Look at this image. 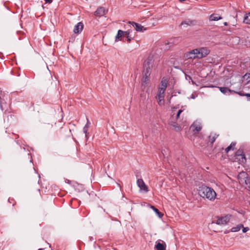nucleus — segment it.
<instances>
[{
    "mask_svg": "<svg viewBox=\"0 0 250 250\" xmlns=\"http://www.w3.org/2000/svg\"><path fill=\"white\" fill-rule=\"evenodd\" d=\"M176 110V107L172 108L168 124L172 129L176 131H180L184 127V124L186 122V120L185 118V113H183L184 110L181 109L177 111Z\"/></svg>",
    "mask_w": 250,
    "mask_h": 250,
    "instance_id": "obj_1",
    "label": "nucleus"
},
{
    "mask_svg": "<svg viewBox=\"0 0 250 250\" xmlns=\"http://www.w3.org/2000/svg\"><path fill=\"white\" fill-rule=\"evenodd\" d=\"M198 192L201 197H206L209 200H214L216 196V192L212 188L206 186L200 187Z\"/></svg>",
    "mask_w": 250,
    "mask_h": 250,
    "instance_id": "obj_2",
    "label": "nucleus"
},
{
    "mask_svg": "<svg viewBox=\"0 0 250 250\" xmlns=\"http://www.w3.org/2000/svg\"><path fill=\"white\" fill-rule=\"evenodd\" d=\"M237 178L239 183L243 186H246L250 182V179L248 177V174L244 171L240 172L237 176Z\"/></svg>",
    "mask_w": 250,
    "mask_h": 250,
    "instance_id": "obj_3",
    "label": "nucleus"
},
{
    "mask_svg": "<svg viewBox=\"0 0 250 250\" xmlns=\"http://www.w3.org/2000/svg\"><path fill=\"white\" fill-rule=\"evenodd\" d=\"M197 59H201L206 57L210 52V50L207 47H201L195 49Z\"/></svg>",
    "mask_w": 250,
    "mask_h": 250,
    "instance_id": "obj_4",
    "label": "nucleus"
},
{
    "mask_svg": "<svg viewBox=\"0 0 250 250\" xmlns=\"http://www.w3.org/2000/svg\"><path fill=\"white\" fill-rule=\"evenodd\" d=\"M190 128L192 129L194 134L198 133L202 129L201 124L199 122L195 121L191 125Z\"/></svg>",
    "mask_w": 250,
    "mask_h": 250,
    "instance_id": "obj_5",
    "label": "nucleus"
},
{
    "mask_svg": "<svg viewBox=\"0 0 250 250\" xmlns=\"http://www.w3.org/2000/svg\"><path fill=\"white\" fill-rule=\"evenodd\" d=\"M165 91L158 90L156 98L158 100V104L162 105L164 104Z\"/></svg>",
    "mask_w": 250,
    "mask_h": 250,
    "instance_id": "obj_6",
    "label": "nucleus"
},
{
    "mask_svg": "<svg viewBox=\"0 0 250 250\" xmlns=\"http://www.w3.org/2000/svg\"><path fill=\"white\" fill-rule=\"evenodd\" d=\"M137 184L141 190H143L145 192H148V188L145 184L142 179H139L137 181Z\"/></svg>",
    "mask_w": 250,
    "mask_h": 250,
    "instance_id": "obj_7",
    "label": "nucleus"
},
{
    "mask_svg": "<svg viewBox=\"0 0 250 250\" xmlns=\"http://www.w3.org/2000/svg\"><path fill=\"white\" fill-rule=\"evenodd\" d=\"M230 216H225L218 218L216 221V224L218 225H224L229 222Z\"/></svg>",
    "mask_w": 250,
    "mask_h": 250,
    "instance_id": "obj_8",
    "label": "nucleus"
},
{
    "mask_svg": "<svg viewBox=\"0 0 250 250\" xmlns=\"http://www.w3.org/2000/svg\"><path fill=\"white\" fill-rule=\"evenodd\" d=\"M145 67H146L144 69L143 71L144 76L145 77L148 78L150 74V67L149 66V62L147 61L145 64Z\"/></svg>",
    "mask_w": 250,
    "mask_h": 250,
    "instance_id": "obj_9",
    "label": "nucleus"
},
{
    "mask_svg": "<svg viewBox=\"0 0 250 250\" xmlns=\"http://www.w3.org/2000/svg\"><path fill=\"white\" fill-rule=\"evenodd\" d=\"M106 13V11L104 7H100L94 12V15L96 16L102 17L104 16Z\"/></svg>",
    "mask_w": 250,
    "mask_h": 250,
    "instance_id": "obj_10",
    "label": "nucleus"
},
{
    "mask_svg": "<svg viewBox=\"0 0 250 250\" xmlns=\"http://www.w3.org/2000/svg\"><path fill=\"white\" fill-rule=\"evenodd\" d=\"M236 156H237V159H239L241 163H244L246 162L245 155L241 150H238L236 153Z\"/></svg>",
    "mask_w": 250,
    "mask_h": 250,
    "instance_id": "obj_11",
    "label": "nucleus"
},
{
    "mask_svg": "<svg viewBox=\"0 0 250 250\" xmlns=\"http://www.w3.org/2000/svg\"><path fill=\"white\" fill-rule=\"evenodd\" d=\"M83 28V23L81 22H78L76 25H75L73 32L75 34L79 33L82 31Z\"/></svg>",
    "mask_w": 250,
    "mask_h": 250,
    "instance_id": "obj_12",
    "label": "nucleus"
},
{
    "mask_svg": "<svg viewBox=\"0 0 250 250\" xmlns=\"http://www.w3.org/2000/svg\"><path fill=\"white\" fill-rule=\"evenodd\" d=\"M186 57L188 59H195L197 58V54L195 52V49L188 52L186 54Z\"/></svg>",
    "mask_w": 250,
    "mask_h": 250,
    "instance_id": "obj_13",
    "label": "nucleus"
},
{
    "mask_svg": "<svg viewBox=\"0 0 250 250\" xmlns=\"http://www.w3.org/2000/svg\"><path fill=\"white\" fill-rule=\"evenodd\" d=\"M166 243L163 241V243H157L154 249H156V250H166Z\"/></svg>",
    "mask_w": 250,
    "mask_h": 250,
    "instance_id": "obj_14",
    "label": "nucleus"
},
{
    "mask_svg": "<svg viewBox=\"0 0 250 250\" xmlns=\"http://www.w3.org/2000/svg\"><path fill=\"white\" fill-rule=\"evenodd\" d=\"M167 81L166 79H163L161 81V84L159 87V90L165 91L167 87Z\"/></svg>",
    "mask_w": 250,
    "mask_h": 250,
    "instance_id": "obj_15",
    "label": "nucleus"
},
{
    "mask_svg": "<svg viewBox=\"0 0 250 250\" xmlns=\"http://www.w3.org/2000/svg\"><path fill=\"white\" fill-rule=\"evenodd\" d=\"M219 136V134L214 132H211L208 136L209 142L212 144L216 140V138Z\"/></svg>",
    "mask_w": 250,
    "mask_h": 250,
    "instance_id": "obj_16",
    "label": "nucleus"
},
{
    "mask_svg": "<svg viewBox=\"0 0 250 250\" xmlns=\"http://www.w3.org/2000/svg\"><path fill=\"white\" fill-rule=\"evenodd\" d=\"M129 23H131L132 25L134 27L135 29L137 31H142L143 30H145L146 29L144 28L143 26L141 24L134 22H129Z\"/></svg>",
    "mask_w": 250,
    "mask_h": 250,
    "instance_id": "obj_17",
    "label": "nucleus"
},
{
    "mask_svg": "<svg viewBox=\"0 0 250 250\" xmlns=\"http://www.w3.org/2000/svg\"><path fill=\"white\" fill-rule=\"evenodd\" d=\"M222 19V17L219 16L217 14H211L209 18V20L210 21H217L219 20H221Z\"/></svg>",
    "mask_w": 250,
    "mask_h": 250,
    "instance_id": "obj_18",
    "label": "nucleus"
},
{
    "mask_svg": "<svg viewBox=\"0 0 250 250\" xmlns=\"http://www.w3.org/2000/svg\"><path fill=\"white\" fill-rule=\"evenodd\" d=\"M218 88L219 89L220 91L223 94H226L227 92H228L229 94L231 93L232 91L234 92V93H236L237 92H235L234 91H232L229 88L226 87H218Z\"/></svg>",
    "mask_w": 250,
    "mask_h": 250,
    "instance_id": "obj_19",
    "label": "nucleus"
},
{
    "mask_svg": "<svg viewBox=\"0 0 250 250\" xmlns=\"http://www.w3.org/2000/svg\"><path fill=\"white\" fill-rule=\"evenodd\" d=\"M124 35V31L119 30L118 31V33L115 37V41L118 42L119 40H121L120 38L122 37Z\"/></svg>",
    "mask_w": 250,
    "mask_h": 250,
    "instance_id": "obj_20",
    "label": "nucleus"
},
{
    "mask_svg": "<svg viewBox=\"0 0 250 250\" xmlns=\"http://www.w3.org/2000/svg\"><path fill=\"white\" fill-rule=\"evenodd\" d=\"M236 143L232 142L231 144L225 149V152L228 153L230 150H233Z\"/></svg>",
    "mask_w": 250,
    "mask_h": 250,
    "instance_id": "obj_21",
    "label": "nucleus"
},
{
    "mask_svg": "<svg viewBox=\"0 0 250 250\" xmlns=\"http://www.w3.org/2000/svg\"><path fill=\"white\" fill-rule=\"evenodd\" d=\"M149 78L147 77H143L142 81V86H146L148 83Z\"/></svg>",
    "mask_w": 250,
    "mask_h": 250,
    "instance_id": "obj_22",
    "label": "nucleus"
},
{
    "mask_svg": "<svg viewBox=\"0 0 250 250\" xmlns=\"http://www.w3.org/2000/svg\"><path fill=\"white\" fill-rule=\"evenodd\" d=\"M244 22L247 24H250V13L247 14L244 19Z\"/></svg>",
    "mask_w": 250,
    "mask_h": 250,
    "instance_id": "obj_23",
    "label": "nucleus"
},
{
    "mask_svg": "<svg viewBox=\"0 0 250 250\" xmlns=\"http://www.w3.org/2000/svg\"><path fill=\"white\" fill-rule=\"evenodd\" d=\"M151 208L155 212V213L158 215L159 217H161L163 214L160 212L159 210L155 208L154 206H151Z\"/></svg>",
    "mask_w": 250,
    "mask_h": 250,
    "instance_id": "obj_24",
    "label": "nucleus"
},
{
    "mask_svg": "<svg viewBox=\"0 0 250 250\" xmlns=\"http://www.w3.org/2000/svg\"><path fill=\"white\" fill-rule=\"evenodd\" d=\"M243 78L248 82H250V73H246L243 76Z\"/></svg>",
    "mask_w": 250,
    "mask_h": 250,
    "instance_id": "obj_25",
    "label": "nucleus"
},
{
    "mask_svg": "<svg viewBox=\"0 0 250 250\" xmlns=\"http://www.w3.org/2000/svg\"><path fill=\"white\" fill-rule=\"evenodd\" d=\"M191 24H192V21H183L181 23V25H190Z\"/></svg>",
    "mask_w": 250,
    "mask_h": 250,
    "instance_id": "obj_26",
    "label": "nucleus"
},
{
    "mask_svg": "<svg viewBox=\"0 0 250 250\" xmlns=\"http://www.w3.org/2000/svg\"><path fill=\"white\" fill-rule=\"evenodd\" d=\"M129 31L128 30L126 31H124V35L127 38L128 42H130V38H129Z\"/></svg>",
    "mask_w": 250,
    "mask_h": 250,
    "instance_id": "obj_27",
    "label": "nucleus"
},
{
    "mask_svg": "<svg viewBox=\"0 0 250 250\" xmlns=\"http://www.w3.org/2000/svg\"><path fill=\"white\" fill-rule=\"evenodd\" d=\"M237 93L240 96H245L250 98V94H249V93H246V94H243L239 92H237ZM249 100L250 101V98L249 99Z\"/></svg>",
    "mask_w": 250,
    "mask_h": 250,
    "instance_id": "obj_28",
    "label": "nucleus"
},
{
    "mask_svg": "<svg viewBox=\"0 0 250 250\" xmlns=\"http://www.w3.org/2000/svg\"><path fill=\"white\" fill-rule=\"evenodd\" d=\"M240 229V227L237 228H232L231 229V231L233 232H235L239 230Z\"/></svg>",
    "mask_w": 250,
    "mask_h": 250,
    "instance_id": "obj_29",
    "label": "nucleus"
},
{
    "mask_svg": "<svg viewBox=\"0 0 250 250\" xmlns=\"http://www.w3.org/2000/svg\"><path fill=\"white\" fill-rule=\"evenodd\" d=\"M246 188H248V190L250 191V182H249L248 185L245 186Z\"/></svg>",
    "mask_w": 250,
    "mask_h": 250,
    "instance_id": "obj_30",
    "label": "nucleus"
},
{
    "mask_svg": "<svg viewBox=\"0 0 250 250\" xmlns=\"http://www.w3.org/2000/svg\"><path fill=\"white\" fill-rule=\"evenodd\" d=\"M248 229H249L248 228H244L243 229V232H246L248 230Z\"/></svg>",
    "mask_w": 250,
    "mask_h": 250,
    "instance_id": "obj_31",
    "label": "nucleus"
},
{
    "mask_svg": "<svg viewBox=\"0 0 250 250\" xmlns=\"http://www.w3.org/2000/svg\"><path fill=\"white\" fill-rule=\"evenodd\" d=\"M46 3H50L52 2V0H44Z\"/></svg>",
    "mask_w": 250,
    "mask_h": 250,
    "instance_id": "obj_32",
    "label": "nucleus"
},
{
    "mask_svg": "<svg viewBox=\"0 0 250 250\" xmlns=\"http://www.w3.org/2000/svg\"><path fill=\"white\" fill-rule=\"evenodd\" d=\"M224 25H225V26H227V25H228V23H227V22H225L224 23Z\"/></svg>",
    "mask_w": 250,
    "mask_h": 250,
    "instance_id": "obj_33",
    "label": "nucleus"
},
{
    "mask_svg": "<svg viewBox=\"0 0 250 250\" xmlns=\"http://www.w3.org/2000/svg\"><path fill=\"white\" fill-rule=\"evenodd\" d=\"M191 98H193V99H194L195 98V96L192 95V96H191Z\"/></svg>",
    "mask_w": 250,
    "mask_h": 250,
    "instance_id": "obj_34",
    "label": "nucleus"
},
{
    "mask_svg": "<svg viewBox=\"0 0 250 250\" xmlns=\"http://www.w3.org/2000/svg\"><path fill=\"white\" fill-rule=\"evenodd\" d=\"M38 250H44V249H40Z\"/></svg>",
    "mask_w": 250,
    "mask_h": 250,
    "instance_id": "obj_35",
    "label": "nucleus"
},
{
    "mask_svg": "<svg viewBox=\"0 0 250 250\" xmlns=\"http://www.w3.org/2000/svg\"><path fill=\"white\" fill-rule=\"evenodd\" d=\"M49 77H50V78H52V76H51L50 75H49Z\"/></svg>",
    "mask_w": 250,
    "mask_h": 250,
    "instance_id": "obj_36",
    "label": "nucleus"
}]
</instances>
